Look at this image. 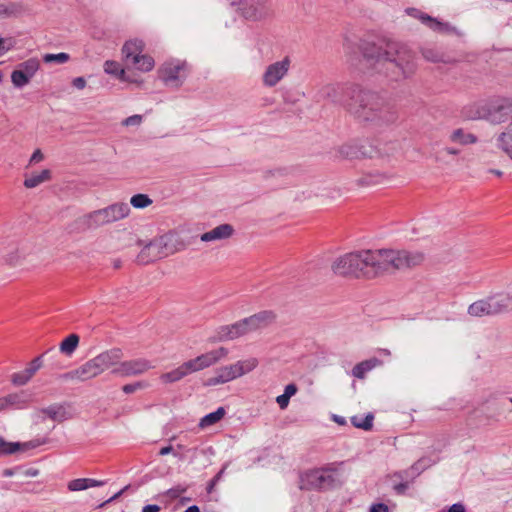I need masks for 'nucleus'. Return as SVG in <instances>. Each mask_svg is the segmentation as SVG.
<instances>
[{"instance_id": "obj_26", "label": "nucleus", "mask_w": 512, "mask_h": 512, "mask_svg": "<svg viewBox=\"0 0 512 512\" xmlns=\"http://www.w3.org/2000/svg\"><path fill=\"white\" fill-rule=\"evenodd\" d=\"M189 374H191V372L187 366V363L184 362L177 368L169 372L162 373L160 375V381L164 384H170L180 381Z\"/></svg>"}, {"instance_id": "obj_38", "label": "nucleus", "mask_w": 512, "mask_h": 512, "mask_svg": "<svg viewBox=\"0 0 512 512\" xmlns=\"http://www.w3.org/2000/svg\"><path fill=\"white\" fill-rule=\"evenodd\" d=\"M20 443L7 442L4 438L0 437V456L14 454L21 449Z\"/></svg>"}, {"instance_id": "obj_8", "label": "nucleus", "mask_w": 512, "mask_h": 512, "mask_svg": "<svg viewBox=\"0 0 512 512\" xmlns=\"http://www.w3.org/2000/svg\"><path fill=\"white\" fill-rule=\"evenodd\" d=\"M336 468L333 465L311 469L300 478L301 489L323 490L331 488L335 483Z\"/></svg>"}, {"instance_id": "obj_28", "label": "nucleus", "mask_w": 512, "mask_h": 512, "mask_svg": "<svg viewBox=\"0 0 512 512\" xmlns=\"http://www.w3.org/2000/svg\"><path fill=\"white\" fill-rule=\"evenodd\" d=\"M44 417L57 422H62L69 418V414L63 405L54 404L39 411Z\"/></svg>"}, {"instance_id": "obj_43", "label": "nucleus", "mask_w": 512, "mask_h": 512, "mask_svg": "<svg viewBox=\"0 0 512 512\" xmlns=\"http://www.w3.org/2000/svg\"><path fill=\"white\" fill-rule=\"evenodd\" d=\"M187 487L182 485H177L166 491L165 496H167L170 500H175L180 497L183 493H185Z\"/></svg>"}, {"instance_id": "obj_37", "label": "nucleus", "mask_w": 512, "mask_h": 512, "mask_svg": "<svg viewBox=\"0 0 512 512\" xmlns=\"http://www.w3.org/2000/svg\"><path fill=\"white\" fill-rule=\"evenodd\" d=\"M374 415L372 413L367 414L364 418L359 416L351 417V423L354 427L360 428L363 430H371L373 427Z\"/></svg>"}, {"instance_id": "obj_11", "label": "nucleus", "mask_w": 512, "mask_h": 512, "mask_svg": "<svg viewBox=\"0 0 512 512\" xmlns=\"http://www.w3.org/2000/svg\"><path fill=\"white\" fill-rule=\"evenodd\" d=\"M40 68L38 58H29L18 64L17 68L11 73V82L17 88L28 85Z\"/></svg>"}, {"instance_id": "obj_27", "label": "nucleus", "mask_w": 512, "mask_h": 512, "mask_svg": "<svg viewBox=\"0 0 512 512\" xmlns=\"http://www.w3.org/2000/svg\"><path fill=\"white\" fill-rule=\"evenodd\" d=\"M50 180L51 170L44 169L40 172H34L31 173L30 175H26L23 184L26 188L32 189Z\"/></svg>"}, {"instance_id": "obj_31", "label": "nucleus", "mask_w": 512, "mask_h": 512, "mask_svg": "<svg viewBox=\"0 0 512 512\" xmlns=\"http://www.w3.org/2000/svg\"><path fill=\"white\" fill-rule=\"evenodd\" d=\"M104 484L103 481L90 479V478H79L74 479L68 483V489L70 491H81L91 487H98Z\"/></svg>"}, {"instance_id": "obj_16", "label": "nucleus", "mask_w": 512, "mask_h": 512, "mask_svg": "<svg viewBox=\"0 0 512 512\" xmlns=\"http://www.w3.org/2000/svg\"><path fill=\"white\" fill-rule=\"evenodd\" d=\"M276 319V314L273 311H260L250 317L243 319V323L245 328L247 329V333H251L253 331L263 329L269 325H271Z\"/></svg>"}, {"instance_id": "obj_52", "label": "nucleus", "mask_w": 512, "mask_h": 512, "mask_svg": "<svg viewBox=\"0 0 512 512\" xmlns=\"http://www.w3.org/2000/svg\"><path fill=\"white\" fill-rule=\"evenodd\" d=\"M448 512H466V510L462 504L456 503L449 508Z\"/></svg>"}, {"instance_id": "obj_21", "label": "nucleus", "mask_w": 512, "mask_h": 512, "mask_svg": "<svg viewBox=\"0 0 512 512\" xmlns=\"http://www.w3.org/2000/svg\"><path fill=\"white\" fill-rule=\"evenodd\" d=\"M234 233V228L230 224H221L212 230L205 232L201 235L200 239L203 242L220 241L230 238Z\"/></svg>"}, {"instance_id": "obj_30", "label": "nucleus", "mask_w": 512, "mask_h": 512, "mask_svg": "<svg viewBox=\"0 0 512 512\" xmlns=\"http://www.w3.org/2000/svg\"><path fill=\"white\" fill-rule=\"evenodd\" d=\"M382 362L377 358H371L365 361H362L354 366L352 369V375L356 378L363 379L366 374L374 369L375 367L381 365Z\"/></svg>"}, {"instance_id": "obj_4", "label": "nucleus", "mask_w": 512, "mask_h": 512, "mask_svg": "<svg viewBox=\"0 0 512 512\" xmlns=\"http://www.w3.org/2000/svg\"><path fill=\"white\" fill-rule=\"evenodd\" d=\"M381 277L421 266L426 256L419 250L378 249Z\"/></svg>"}, {"instance_id": "obj_22", "label": "nucleus", "mask_w": 512, "mask_h": 512, "mask_svg": "<svg viewBox=\"0 0 512 512\" xmlns=\"http://www.w3.org/2000/svg\"><path fill=\"white\" fill-rule=\"evenodd\" d=\"M246 334H248L247 329L241 320L231 325L222 326L218 331V338L221 341H228L234 340Z\"/></svg>"}, {"instance_id": "obj_25", "label": "nucleus", "mask_w": 512, "mask_h": 512, "mask_svg": "<svg viewBox=\"0 0 512 512\" xmlns=\"http://www.w3.org/2000/svg\"><path fill=\"white\" fill-rule=\"evenodd\" d=\"M407 13L414 18H418L423 24H425L434 31L440 32L447 29V24L442 23L435 18H432L431 16L421 12L420 10H417L415 8H409L407 9Z\"/></svg>"}, {"instance_id": "obj_42", "label": "nucleus", "mask_w": 512, "mask_h": 512, "mask_svg": "<svg viewBox=\"0 0 512 512\" xmlns=\"http://www.w3.org/2000/svg\"><path fill=\"white\" fill-rule=\"evenodd\" d=\"M149 386L148 382L145 381H138L131 384H126L122 387V390L126 394L134 393L138 390L145 389Z\"/></svg>"}, {"instance_id": "obj_60", "label": "nucleus", "mask_w": 512, "mask_h": 512, "mask_svg": "<svg viewBox=\"0 0 512 512\" xmlns=\"http://www.w3.org/2000/svg\"><path fill=\"white\" fill-rule=\"evenodd\" d=\"M6 262H7L9 265L13 266V265H15V264L17 263V260H16V259H14V258H7V259H6Z\"/></svg>"}, {"instance_id": "obj_13", "label": "nucleus", "mask_w": 512, "mask_h": 512, "mask_svg": "<svg viewBox=\"0 0 512 512\" xmlns=\"http://www.w3.org/2000/svg\"><path fill=\"white\" fill-rule=\"evenodd\" d=\"M153 368L151 362L144 358L132 359L121 362L112 373L120 376H137L144 374Z\"/></svg>"}, {"instance_id": "obj_18", "label": "nucleus", "mask_w": 512, "mask_h": 512, "mask_svg": "<svg viewBox=\"0 0 512 512\" xmlns=\"http://www.w3.org/2000/svg\"><path fill=\"white\" fill-rule=\"evenodd\" d=\"M122 358V350L119 348H113L98 354L94 357V360L96 361L100 372L103 373L110 368L113 370L117 367L121 363Z\"/></svg>"}, {"instance_id": "obj_14", "label": "nucleus", "mask_w": 512, "mask_h": 512, "mask_svg": "<svg viewBox=\"0 0 512 512\" xmlns=\"http://www.w3.org/2000/svg\"><path fill=\"white\" fill-rule=\"evenodd\" d=\"M290 61L288 58L269 65L263 74V83L265 86H275L288 72Z\"/></svg>"}, {"instance_id": "obj_10", "label": "nucleus", "mask_w": 512, "mask_h": 512, "mask_svg": "<svg viewBox=\"0 0 512 512\" xmlns=\"http://www.w3.org/2000/svg\"><path fill=\"white\" fill-rule=\"evenodd\" d=\"M507 306L508 299L506 297H491L472 303L468 308V313L474 317L495 315L504 311Z\"/></svg>"}, {"instance_id": "obj_9", "label": "nucleus", "mask_w": 512, "mask_h": 512, "mask_svg": "<svg viewBox=\"0 0 512 512\" xmlns=\"http://www.w3.org/2000/svg\"><path fill=\"white\" fill-rule=\"evenodd\" d=\"M258 365L256 358H249L246 360L238 361L234 364L220 367L216 370L215 376L210 377L207 380L208 385H219L232 381L238 377H241L252 370Z\"/></svg>"}, {"instance_id": "obj_17", "label": "nucleus", "mask_w": 512, "mask_h": 512, "mask_svg": "<svg viewBox=\"0 0 512 512\" xmlns=\"http://www.w3.org/2000/svg\"><path fill=\"white\" fill-rule=\"evenodd\" d=\"M42 365L43 361L41 356L34 358L25 369L11 375V383L18 387L26 385L34 377Z\"/></svg>"}, {"instance_id": "obj_55", "label": "nucleus", "mask_w": 512, "mask_h": 512, "mask_svg": "<svg viewBox=\"0 0 512 512\" xmlns=\"http://www.w3.org/2000/svg\"><path fill=\"white\" fill-rule=\"evenodd\" d=\"M172 451H173V447L171 445L166 446V447H163L160 449L159 455L164 456V455L171 453Z\"/></svg>"}, {"instance_id": "obj_62", "label": "nucleus", "mask_w": 512, "mask_h": 512, "mask_svg": "<svg viewBox=\"0 0 512 512\" xmlns=\"http://www.w3.org/2000/svg\"><path fill=\"white\" fill-rule=\"evenodd\" d=\"M491 173L495 174L496 176L500 177L502 176V172L500 170H490Z\"/></svg>"}, {"instance_id": "obj_24", "label": "nucleus", "mask_w": 512, "mask_h": 512, "mask_svg": "<svg viewBox=\"0 0 512 512\" xmlns=\"http://www.w3.org/2000/svg\"><path fill=\"white\" fill-rule=\"evenodd\" d=\"M145 49V44L140 39H131L124 43L122 47L123 57L128 64L133 58L140 56Z\"/></svg>"}, {"instance_id": "obj_29", "label": "nucleus", "mask_w": 512, "mask_h": 512, "mask_svg": "<svg viewBox=\"0 0 512 512\" xmlns=\"http://www.w3.org/2000/svg\"><path fill=\"white\" fill-rule=\"evenodd\" d=\"M104 71L107 74L114 75L123 82L136 83V80H132L126 73L125 69L121 65L113 60H107L104 63Z\"/></svg>"}, {"instance_id": "obj_32", "label": "nucleus", "mask_w": 512, "mask_h": 512, "mask_svg": "<svg viewBox=\"0 0 512 512\" xmlns=\"http://www.w3.org/2000/svg\"><path fill=\"white\" fill-rule=\"evenodd\" d=\"M129 64L135 66L139 71L149 72L154 68L155 62L151 56L142 53L140 56L133 58Z\"/></svg>"}, {"instance_id": "obj_50", "label": "nucleus", "mask_w": 512, "mask_h": 512, "mask_svg": "<svg viewBox=\"0 0 512 512\" xmlns=\"http://www.w3.org/2000/svg\"><path fill=\"white\" fill-rule=\"evenodd\" d=\"M73 85L77 89H83L86 85V81L83 77H77L73 80Z\"/></svg>"}, {"instance_id": "obj_63", "label": "nucleus", "mask_w": 512, "mask_h": 512, "mask_svg": "<svg viewBox=\"0 0 512 512\" xmlns=\"http://www.w3.org/2000/svg\"><path fill=\"white\" fill-rule=\"evenodd\" d=\"M4 476H12V471L10 469H6L4 472H3Z\"/></svg>"}, {"instance_id": "obj_51", "label": "nucleus", "mask_w": 512, "mask_h": 512, "mask_svg": "<svg viewBox=\"0 0 512 512\" xmlns=\"http://www.w3.org/2000/svg\"><path fill=\"white\" fill-rule=\"evenodd\" d=\"M8 410H11V409L8 405L6 397H5V395L1 396L0 397V412H4V411H8Z\"/></svg>"}, {"instance_id": "obj_58", "label": "nucleus", "mask_w": 512, "mask_h": 512, "mask_svg": "<svg viewBox=\"0 0 512 512\" xmlns=\"http://www.w3.org/2000/svg\"><path fill=\"white\" fill-rule=\"evenodd\" d=\"M184 512H200L198 506L196 505H193V506H190L189 508H187Z\"/></svg>"}, {"instance_id": "obj_15", "label": "nucleus", "mask_w": 512, "mask_h": 512, "mask_svg": "<svg viewBox=\"0 0 512 512\" xmlns=\"http://www.w3.org/2000/svg\"><path fill=\"white\" fill-rule=\"evenodd\" d=\"M490 122L499 124L505 122L512 116V101L500 100L491 105L487 114L484 115Z\"/></svg>"}, {"instance_id": "obj_46", "label": "nucleus", "mask_w": 512, "mask_h": 512, "mask_svg": "<svg viewBox=\"0 0 512 512\" xmlns=\"http://www.w3.org/2000/svg\"><path fill=\"white\" fill-rule=\"evenodd\" d=\"M44 159V155L40 149H36L29 160V165H33L41 162Z\"/></svg>"}, {"instance_id": "obj_1", "label": "nucleus", "mask_w": 512, "mask_h": 512, "mask_svg": "<svg viewBox=\"0 0 512 512\" xmlns=\"http://www.w3.org/2000/svg\"><path fill=\"white\" fill-rule=\"evenodd\" d=\"M341 102L360 122L383 125L394 123L398 118L394 105L378 93L364 90L357 85L345 87Z\"/></svg>"}, {"instance_id": "obj_47", "label": "nucleus", "mask_w": 512, "mask_h": 512, "mask_svg": "<svg viewBox=\"0 0 512 512\" xmlns=\"http://www.w3.org/2000/svg\"><path fill=\"white\" fill-rule=\"evenodd\" d=\"M289 400H290V399H289L286 395H284V394L279 395V396L276 398V402H277V404L279 405V407H280L281 409H285V408L288 406V404H289Z\"/></svg>"}, {"instance_id": "obj_44", "label": "nucleus", "mask_w": 512, "mask_h": 512, "mask_svg": "<svg viewBox=\"0 0 512 512\" xmlns=\"http://www.w3.org/2000/svg\"><path fill=\"white\" fill-rule=\"evenodd\" d=\"M422 54L425 59L431 62H437L440 60V55L432 49H424Z\"/></svg>"}, {"instance_id": "obj_2", "label": "nucleus", "mask_w": 512, "mask_h": 512, "mask_svg": "<svg viewBox=\"0 0 512 512\" xmlns=\"http://www.w3.org/2000/svg\"><path fill=\"white\" fill-rule=\"evenodd\" d=\"M363 56L375 68L382 66L386 70H393L392 77L396 80L408 77L415 70L414 54L400 43H387L384 48L368 44L364 47Z\"/></svg>"}, {"instance_id": "obj_36", "label": "nucleus", "mask_w": 512, "mask_h": 512, "mask_svg": "<svg viewBox=\"0 0 512 512\" xmlns=\"http://www.w3.org/2000/svg\"><path fill=\"white\" fill-rule=\"evenodd\" d=\"M79 344V336L76 334H70L60 344V350L62 353L70 355L72 354Z\"/></svg>"}, {"instance_id": "obj_48", "label": "nucleus", "mask_w": 512, "mask_h": 512, "mask_svg": "<svg viewBox=\"0 0 512 512\" xmlns=\"http://www.w3.org/2000/svg\"><path fill=\"white\" fill-rule=\"evenodd\" d=\"M297 392V387L296 385L294 384H288L286 387H285V391H284V395H286L289 399L295 395Z\"/></svg>"}, {"instance_id": "obj_19", "label": "nucleus", "mask_w": 512, "mask_h": 512, "mask_svg": "<svg viewBox=\"0 0 512 512\" xmlns=\"http://www.w3.org/2000/svg\"><path fill=\"white\" fill-rule=\"evenodd\" d=\"M185 68V63L180 61L166 62L159 69V77L167 84L176 82L183 76Z\"/></svg>"}, {"instance_id": "obj_12", "label": "nucleus", "mask_w": 512, "mask_h": 512, "mask_svg": "<svg viewBox=\"0 0 512 512\" xmlns=\"http://www.w3.org/2000/svg\"><path fill=\"white\" fill-rule=\"evenodd\" d=\"M229 351L225 347H220L215 350H211L209 352H206L204 354H201L193 359H190L186 361L187 366L191 373H195L198 371H201L203 369H206L208 367H211L212 365L216 364L220 360L227 357Z\"/></svg>"}, {"instance_id": "obj_57", "label": "nucleus", "mask_w": 512, "mask_h": 512, "mask_svg": "<svg viewBox=\"0 0 512 512\" xmlns=\"http://www.w3.org/2000/svg\"><path fill=\"white\" fill-rule=\"evenodd\" d=\"M9 49H10V47L5 46V40L0 37V55L3 54L4 52L8 51Z\"/></svg>"}, {"instance_id": "obj_34", "label": "nucleus", "mask_w": 512, "mask_h": 512, "mask_svg": "<svg viewBox=\"0 0 512 512\" xmlns=\"http://www.w3.org/2000/svg\"><path fill=\"white\" fill-rule=\"evenodd\" d=\"M450 140L461 145L473 144L477 141V138L463 129H456L450 136Z\"/></svg>"}, {"instance_id": "obj_40", "label": "nucleus", "mask_w": 512, "mask_h": 512, "mask_svg": "<svg viewBox=\"0 0 512 512\" xmlns=\"http://www.w3.org/2000/svg\"><path fill=\"white\" fill-rule=\"evenodd\" d=\"M21 12L20 5L16 3H0V17L13 16Z\"/></svg>"}, {"instance_id": "obj_20", "label": "nucleus", "mask_w": 512, "mask_h": 512, "mask_svg": "<svg viewBox=\"0 0 512 512\" xmlns=\"http://www.w3.org/2000/svg\"><path fill=\"white\" fill-rule=\"evenodd\" d=\"M101 372L98 368V365L94 358L90 359L89 361L85 362L83 365L75 369L70 373L71 378L78 379L81 381H86L89 379H92L98 375H100Z\"/></svg>"}, {"instance_id": "obj_3", "label": "nucleus", "mask_w": 512, "mask_h": 512, "mask_svg": "<svg viewBox=\"0 0 512 512\" xmlns=\"http://www.w3.org/2000/svg\"><path fill=\"white\" fill-rule=\"evenodd\" d=\"M332 272L340 277L373 280L381 277L379 250H358L337 257Z\"/></svg>"}, {"instance_id": "obj_23", "label": "nucleus", "mask_w": 512, "mask_h": 512, "mask_svg": "<svg viewBox=\"0 0 512 512\" xmlns=\"http://www.w3.org/2000/svg\"><path fill=\"white\" fill-rule=\"evenodd\" d=\"M11 410L26 409L32 402V396L25 390L5 395Z\"/></svg>"}, {"instance_id": "obj_7", "label": "nucleus", "mask_w": 512, "mask_h": 512, "mask_svg": "<svg viewBox=\"0 0 512 512\" xmlns=\"http://www.w3.org/2000/svg\"><path fill=\"white\" fill-rule=\"evenodd\" d=\"M232 5L237 6V12L247 21L262 22L274 16L271 0H239Z\"/></svg>"}, {"instance_id": "obj_5", "label": "nucleus", "mask_w": 512, "mask_h": 512, "mask_svg": "<svg viewBox=\"0 0 512 512\" xmlns=\"http://www.w3.org/2000/svg\"><path fill=\"white\" fill-rule=\"evenodd\" d=\"M187 244L176 232H168L146 245L138 255L140 263H148L173 255L186 248Z\"/></svg>"}, {"instance_id": "obj_41", "label": "nucleus", "mask_w": 512, "mask_h": 512, "mask_svg": "<svg viewBox=\"0 0 512 512\" xmlns=\"http://www.w3.org/2000/svg\"><path fill=\"white\" fill-rule=\"evenodd\" d=\"M70 59V56L69 54L67 53H58V54H45L43 56V61L45 63H58V64H64L66 62H68Z\"/></svg>"}, {"instance_id": "obj_45", "label": "nucleus", "mask_w": 512, "mask_h": 512, "mask_svg": "<svg viewBox=\"0 0 512 512\" xmlns=\"http://www.w3.org/2000/svg\"><path fill=\"white\" fill-rule=\"evenodd\" d=\"M142 122V116L141 115H133L128 118H126L123 121V125L125 126H138Z\"/></svg>"}, {"instance_id": "obj_61", "label": "nucleus", "mask_w": 512, "mask_h": 512, "mask_svg": "<svg viewBox=\"0 0 512 512\" xmlns=\"http://www.w3.org/2000/svg\"><path fill=\"white\" fill-rule=\"evenodd\" d=\"M446 152H447L448 154H457V153H458V150L453 149V148H447V149H446Z\"/></svg>"}, {"instance_id": "obj_59", "label": "nucleus", "mask_w": 512, "mask_h": 512, "mask_svg": "<svg viewBox=\"0 0 512 512\" xmlns=\"http://www.w3.org/2000/svg\"><path fill=\"white\" fill-rule=\"evenodd\" d=\"M334 420H335L337 423L341 424V425L345 424V420H344V418H342V417L335 416V417H334Z\"/></svg>"}, {"instance_id": "obj_39", "label": "nucleus", "mask_w": 512, "mask_h": 512, "mask_svg": "<svg viewBox=\"0 0 512 512\" xmlns=\"http://www.w3.org/2000/svg\"><path fill=\"white\" fill-rule=\"evenodd\" d=\"M130 203L135 208H145L152 204V200L146 194H136L131 197Z\"/></svg>"}, {"instance_id": "obj_53", "label": "nucleus", "mask_w": 512, "mask_h": 512, "mask_svg": "<svg viewBox=\"0 0 512 512\" xmlns=\"http://www.w3.org/2000/svg\"><path fill=\"white\" fill-rule=\"evenodd\" d=\"M407 488L408 483H400L394 486V489L398 494H403Z\"/></svg>"}, {"instance_id": "obj_54", "label": "nucleus", "mask_w": 512, "mask_h": 512, "mask_svg": "<svg viewBox=\"0 0 512 512\" xmlns=\"http://www.w3.org/2000/svg\"><path fill=\"white\" fill-rule=\"evenodd\" d=\"M160 507L157 505H147L143 508L142 512H159Z\"/></svg>"}, {"instance_id": "obj_56", "label": "nucleus", "mask_w": 512, "mask_h": 512, "mask_svg": "<svg viewBox=\"0 0 512 512\" xmlns=\"http://www.w3.org/2000/svg\"><path fill=\"white\" fill-rule=\"evenodd\" d=\"M39 474V471L35 468H30L25 471V475L28 477H36Z\"/></svg>"}, {"instance_id": "obj_33", "label": "nucleus", "mask_w": 512, "mask_h": 512, "mask_svg": "<svg viewBox=\"0 0 512 512\" xmlns=\"http://www.w3.org/2000/svg\"><path fill=\"white\" fill-rule=\"evenodd\" d=\"M499 147L508 154L512 159V120L506 128V131L502 132L498 137Z\"/></svg>"}, {"instance_id": "obj_35", "label": "nucleus", "mask_w": 512, "mask_h": 512, "mask_svg": "<svg viewBox=\"0 0 512 512\" xmlns=\"http://www.w3.org/2000/svg\"><path fill=\"white\" fill-rule=\"evenodd\" d=\"M226 414V411L223 407H219L215 412L209 413L205 417H203L200 421V426L202 428L212 426L219 422Z\"/></svg>"}, {"instance_id": "obj_49", "label": "nucleus", "mask_w": 512, "mask_h": 512, "mask_svg": "<svg viewBox=\"0 0 512 512\" xmlns=\"http://www.w3.org/2000/svg\"><path fill=\"white\" fill-rule=\"evenodd\" d=\"M388 511H389V509H388L387 505L382 504V503L373 504L370 508V512H388Z\"/></svg>"}, {"instance_id": "obj_6", "label": "nucleus", "mask_w": 512, "mask_h": 512, "mask_svg": "<svg viewBox=\"0 0 512 512\" xmlns=\"http://www.w3.org/2000/svg\"><path fill=\"white\" fill-rule=\"evenodd\" d=\"M130 211L127 203L117 202L85 214L82 222L87 228H98L128 217Z\"/></svg>"}]
</instances>
